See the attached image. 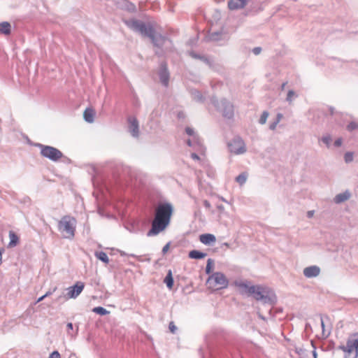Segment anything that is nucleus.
<instances>
[{"label": "nucleus", "mask_w": 358, "mask_h": 358, "mask_svg": "<svg viewBox=\"0 0 358 358\" xmlns=\"http://www.w3.org/2000/svg\"><path fill=\"white\" fill-rule=\"evenodd\" d=\"M191 95L194 100L198 102H203L204 99L201 93L197 90H191Z\"/></svg>", "instance_id": "5701e85b"}, {"label": "nucleus", "mask_w": 358, "mask_h": 358, "mask_svg": "<svg viewBox=\"0 0 358 358\" xmlns=\"http://www.w3.org/2000/svg\"><path fill=\"white\" fill-rule=\"evenodd\" d=\"M158 74L161 83L164 87H168L170 74L166 62H162L160 64V68Z\"/></svg>", "instance_id": "9d476101"}, {"label": "nucleus", "mask_w": 358, "mask_h": 358, "mask_svg": "<svg viewBox=\"0 0 358 358\" xmlns=\"http://www.w3.org/2000/svg\"><path fill=\"white\" fill-rule=\"evenodd\" d=\"M357 128H358V124L356 123L355 122H351L347 126V129L350 131L357 129Z\"/></svg>", "instance_id": "f704fd0d"}, {"label": "nucleus", "mask_w": 358, "mask_h": 358, "mask_svg": "<svg viewBox=\"0 0 358 358\" xmlns=\"http://www.w3.org/2000/svg\"><path fill=\"white\" fill-rule=\"evenodd\" d=\"M262 10H263L262 6L261 5H258L257 6H254L253 8H252L251 10H250L248 11V13H251L254 12V13H257Z\"/></svg>", "instance_id": "c9c22d12"}, {"label": "nucleus", "mask_w": 358, "mask_h": 358, "mask_svg": "<svg viewBox=\"0 0 358 358\" xmlns=\"http://www.w3.org/2000/svg\"><path fill=\"white\" fill-rule=\"evenodd\" d=\"M76 220L74 217L65 215L58 222V230L66 238L72 239L75 236Z\"/></svg>", "instance_id": "20e7f679"}, {"label": "nucleus", "mask_w": 358, "mask_h": 358, "mask_svg": "<svg viewBox=\"0 0 358 358\" xmlns=\"http://www.w3.org/2000/svg\"><path fill=\"white\" fill-rule=\"evenodd\" d=\"M278 124V123L275 120L274 122H273L272 123H271V124H270V125H269V129H270L271 130H274V129H275L276 126H277V124Z\"/></svg>", "instance_id": "37998d69"}, {"label": "nucleus", "mask_w": 358, "mask_h": 358, "mask_svg": "<svg viewBox=\"0 0 358 358\" xmlns=\"http://www.w3.org/2000/svg\"><path fill=\"white\" fill-rule=\"evenodd\" d=\"M92 311L95 313L96 314L100 315H106L110 312L107 310L106 308L101 306H97L93 308Z\"/></svg>", "instance_id": "bb28decb"}, {"label": "nucleus", "mask_w": 358, "mask_h": 358, "mask_svg": "<svg viewBox=\"0 0 358 358\" xmlns=\"http://www.w3.org/2000/svg\"><path fill=\"white\" fill-rule=\"evenodd\" d=\"M128 122V130L131 135L137 138L139 136V124L138 120L133 116H129L127 118Z\"/></svg>", "instance_id": "9b49d317"}, {"label": "nucleus", "mask_w": 358, "mask_h": 358, "mask_svg": "<svg viewBox=\"0 0 358 358\" xmlns=\"http://www.w3.org/2000/svg\"><path fill=\"white\" fill-rule=\"evenodd\" d=\"M228 148L230 152L235 155H242L247 151L245 142L239 136L234 138L231 141L228 143Z\"/></svg>", "instance_id": "0eeeda50"}, {"label": "nucleus", "mask_w": 358, "mask_h": 358, "mask_svg": "<svg viewBox=\"0 0 358 358\" xmlns=\"http://www.w3.org/2000/svg\"><path fill=\"white\" fill-rule=\"evenodd\" d=\"M248 178V173L246 172H243L236 177L235 180L241 185H243L245 183Z\"/></svg>", "instance_id": "393cba45"}, {"label": "nucleus", "mask_w": 358, "mask_h": 358, "mask_svg": "<svg viewBox=\"0 0 358 358\" xmlns=\"http://www.w3.org/2000/svg\"><path fill=\"white\" fill-rule=\"evenodd\" d=\"M185 132L188 136L194 138V143L196 144L198 146H201V140L199 136L195 134L194 129L187 127L185 128Z\"/></svg>", "instance_id": "6ab92c4d"}, {"label": "nucleus", "mask_w": 358, "mask_h": 358, "mask_svg": "<svg viewBox=\"0 0 358 358\" xmlns=\"http://www.w3.org/2000/svg\"><path fill=\"white\" fill-rule=\"evenodd\" d=\"M247 3L248 0H229L227 6L229 10H235L243 8Z\"/></svg>", "instance_id": "ddd939ff"}, {"label": "nucleus", "mask_w": 358, "mask_h": 358, "mask_svg": "<svg viewBox=\"0 0 358 358\" xmlns=\"http://www.w3.org/2000/svg\"><path fill=\"white\" fill-rule=\"evenodd\" d=\"M344 160L345 163H350L353 161V152H347L344 155Z\"/></svg>", "instance_id": "473e14b6"}, {"label": "nucleus", "mask_w": 358, "mask_h": 358, "mask_svg": "<svg viewBox=\"0 0 358 358\" xmlns=\"http://www.w3.org/2000/svg\"><path fill=\"white\" fill-rule=\"evenodd\" d=\"M62 298H63L62 296H59L58 298H57V301H59Z\"/></svg>", "instance_id": "bf43d9fd"}, {"label": "nucleus", "mask_w": 358, "mask_h": 358, "mask_svg": "<svg viewBox=\"0 0 358 358\" xmlns=\"http://www.w3.org/2000/svg\"><path fill=\"white\" fill-rule=\"evenodd\" d=\"M11 33V26L8 22H2L0 23V34L9 35Z\"/></svg>", "instance_id": "aec40b11"}, {"label": "nucleus", "mask_w": 358, "mask_h": 358, "mask_svg": "<svg viewBox=\"0 0 358 358\" xmlns=\"http://www.w3.org/2000/svg\"><path fill=\"white\" fill-rule=\"evenodd\" d=\"M222 33L220 31H215L210 33L208 35V38L212 41H217L221 38Z\"/></svg>", "instance_id": "cd10ccee"}, {"label": "nucleus", "mask_w": 358, "mask_h": 358, "mask_svg": "<svg viewBox=\"0 0 358 358\" xmlns=\"http://www.w3.org/2000/svg\"><path fill=\"white\" fill-rule=\"evenodd\" d=\"M45 298V296H44V295L41 296V297H39L37 300V303L38 302H41V301H43L44 299Z\"/></svg>", "instance_id": "864d4df0"}, {"label": "nucleus", "mask_w": 358, "mask_h": 358, "mask_svg": "<svg viewBox=\"0 0 358 358\" xmlns=\"http://www.w3.org/2000/svg\"><path fill=\"white\" fill-rule=\"evenodd\" d=\"M203 203L205 208L208 209L210 208L211 204L208 200H204Z\"/></svg>", "instance_id": "c03bdc74"}, {"label": "nucleus", "mask_w": 358, "mask_h": 358, "mask_svg": "<svg viewBox=\"0 0 358 358\" xmlns=\"http://www.w3.org/2000/svg\"><path fill=\"white\" fill-rule=\"evenodd\" d=\"M250 282H235L236 287L242 295L252 296L257 301H262L264 303L274 305L277 298L275 293L268 287L261 285H250Z\"/></svg>", "instance_id": "f03ea898"}, {"label": "nucleus", "mask_w": 358, "mask_h": 358, "mask_svg": "<svg viewBox=\"0 0 358 358\" xmlns=\"http://www.w3.org/2000/svg\"><path fill=\"white\" fill-rule=\"evenodd\" d=\"M187 144L188 146L192 147L196 151H200L203 148L201 143V146L200 147L198 146L196 144L194 143V138H192V139H188L187 141Z\"/></svg>", "instance_id": "c85d7f7f"}, {"label": "nucleus", "mask_w": 358, "mask_h": 358, "mask_svg": "<svg viewBox=\"0 0 358 358\" xmlns=\"http://www.w3.org/2000/svg\"><path fill=\"white\" fill-rule=\"evenodd\" d=\"M9 238H10V246H15L17 243L19 238L18 236L12 231L9 232Z\"/></svg>", "instance_id": "a878e982"}, {"label": "nucleus", "mask_w": 358, "mask_h": 358, "mask_svg": "<svg viewBox=\"0 0 358 358\" xmlns=\"http://www.w3.org/2000/svg\"><path fill=\"white\" fill-rule=\"evenodd\" d=\"M169 329L170 331H171L172 334H176V331L177 327H176V326L175 325V324H174V322H169Z\"/></svg>", "instance_id": "e433bc0d"}, {"label": "nucleus", "mask_w": 358, "mask_h": 358, "mask_svg": "<svg viewBox=\"0 0 358 358\" xmlns=\"http://www.w3.org/2000/svg\"><path fill=\"white\" fill-rule=\"evenodd\" d=\"M313 352V355L314 358H317V352H316V350H313V352Z\"/></svg>", "instance_id": "13d9d810"}, {"label": "nucleus", "mask_w": 358, "mask_h": 358, "mask_svg": "<svg viewBox=\"0 0 358 358\" xmlns=\"http://www.w3.org/2000/svg\"><path fill=\"white\" fill-rule=\"evenodd\" d=\"M3 251V249H0V264H1V259H2V252Z\"/></svg>", "instance_id": "6e6d98bb"}, {"label": "nucleus", "mask_w": 358, "mask_h": 358, "mask_svg": "<svg viewBox=\"0 0 358 358\" xmlns=\"http://www.w3.org/2000/svg\"><path fill=\"white\" fill-rule=\"evenodd\" d=\"M177 117L178 119H184L185 117V115L184 112L180 111L178 113Z\"/></svg>", "instance_id": "a18cd8bd"}, {"label": "nucleus", "mask_w": 358, "mask_h": 358, "mask_svg": "<svg viewBox=\"0 0 358 358\" xmlns=\"http://www.w3.org/2000/svg\"><path fill=\"white\" fill-rule=\"evenodd\" d=\"M320 268L317 266H310L303 269V275L306 278H315L319 275Z\"/></svg>", "instance_id": "4468645a"}, {"label": "nucleus", "mask_w": 358, "mask_h": 358, "mask_svg": "<svg viewBox=\"0 0 358 358\" xmlns=\"http://www.w3.org/2000/svg\"><path fill=\"white\" fill-rule=\"evenodd\" d=\"M335 147H340L342 145V138H339L334 141V143Z\"/></svg>", "instance_id": "79ce46f5"}, {"label": "nucleus", "mask_w": 358, "mask_h": 358, "mask_svg": "<svg viewBox=\"0 0 358 358\" xmlns=\"http://www.w3.org/2000/svg\"><path fill=\"white\" fill-rule=\"evenodd\" d=\"M210 102L217 110L222 112L223 117L227 119H232L234 117V105L227 99L223 98L219 101L217 97L212 96Z\"/></svg>", "instance_id": "39448f33"}, {"label": "nucleus", "mask_w": 358, "mask_h": 358, "mask_svg": "<svg viewBox=\"0 0 358 358\" xmlns=\"http://www.w3.org/2000/svg\"><path fill=\"white\" fill-rule=\"evenodd\" d=\"M224 245H225V246H228L229 245L228 243H225Z\"/></svg>", "instance_id": "680f3d73"}, {"label": "nucleus", "mask_w": 358, "mask_h": 358, "mask_svg": "<svg viewBox=\"0 0 358 358\" xmlns=\"http://www.w3.org/2000/svg\"><path fill=\"white\" fill-rule=\"evenodd\" d=\"M95 256L100 261H101L106 264H108L109 262L108 257L105 252H103V251L96 252L95 253Z\"/></svg>", "instance_id": "b1692460"}, {"label": "nucleus", "mask_w": 358, "mask_h": 358, "mask_svg": "<svg viewBox=\"0 0 358 358\" xmlns=\"http://www.w3.org/2000/svg\"><path fill=\"white\" fill-rule=\"evenodd\" d=\"M189 55L195 59H199L202 61L210 66L212 65V62L205 55H199L194 51H190L189 52Z\"/></svg>", "instance_id": "f3484780"}, {"label": "nucleus", "mask_w": 358, "mask_h": 358, "mask_svg": "<svg viewBox=\"0 0 358 358\" xmlns=\"http://www.w3.org/2000/svg\"><path fill=\"white\" fill-rule=\"evenodd\" d=\"M351 196V193L349 190H345L343 192L339 193L336 195L334 199V201L336 203H341L347 200H348Z\"/></svg>", "instance_id": "2eb2a0df"}, {"label": "nucleus", "mask_w": 358, "mask_h": 358, "mask_svg": "<svg viewBox=\"0 0 358 358\" xmlns=\"http://www.w3.org/2000/svg\"><path fill=\"white\" fill-rule=\"evenodd\" d=\"M214 266V261L212 259H208L207 260V264L206 266V273L210 274L212 272L213 268Z\"/></svg>", "instance_id": "c756f323"}, {"label": "nucleus", "mask_w": 358, "mask_h": 358, "mask_svg": "<svg viewBox=\"0 0 358 358\" xmlns=\"http://www.w3.org/2000/svg\"><path fill=\"white\" fill-rule=\"evenodd\" d=\"M294 97H297V95L293 90H289L287 94L286 101L289 102V103H291Z\"/></svg>", "instance_id": "7c9ffc66"}, {"label": "nucleus", "mask_w": 358, "mask_h": 358, "mask_svg": "<svg viewBox=\"0 0 358 358\" xmlns=\"http://www.w3.org/2000/svg\"><path fill=\"white\" fill-rule=\"evenodd\" d=\"M343 352L350 354L355 351V358L358 357V334H355L353 336L348 338L346 345L339 347Z\"/></svg>", "instance_id": "1a4fd4ad"}, {"label": "nucleus", "mask_w": 358, "mask_h": 358, "mask_svg": "<svg viewBox=\"0 0 358 358\" xmlns=\"http://www.w3.org/2000/svg\"><path fill=\"white\" fill-rule=\"evenodd\" d=\"M164 282L166 285V287L169 289L173 288L174 280H173L171 270H169V271L164 280Z\"/></svg>", "instance_id": "4be33fe9"}, {"label": "nucleus", "mask_w": 358, "mask_h": 358, "mask_svg": "<svg viewBox=\"0 0 358 358\" xmlns=\"http://www.w3.org/2000/svg\"><path fill=\"white\" fill-rule=\"evenodd\" d=\"M206 255V253L196 250H191L188 255L189 257L193 259H201Z\"/></svg>", "instance_id": "412c9836"}, {"label": "nucleus", "mask_w": 358, "mask_h": 358, "mask_svg": "<svg viewBox=\"0 0 358 358\" xmlns=\"http://www.w3.org/2000/svg\"><path fill=\"white\" fill-rule=\"evenodd\" d=\"M321 140L324 144H326L327 148H329L330 143L331 142V137L330 135L328 134L327 136H324Z\"/></svg>", "instance_id": "72a5a7b5"}, {"label": "nucleus", "mask_w": 358, "mask_h": 358, "mask_svg": "<svg viewBox=\"0 0 358 358\" xmlns=\"http://www.w3.org/2000/svg\"><path fill=\"white\" fill-rule=\"evenodd\" d=\"M94 111L92 108H86L83 113L84 120L89 123H92L94 120Z\"/></svg>", "instance_id": "a211bd4d"}, {"label": "nucleus", "mask_w": 358, "mask_h": 358, "mask_svg": "<svg viewBox=\"0 0 358 358\" xmlns=\"http://www.w3.org/2000/svg\"><path fill=\"white\" fill-rule=\"evenodd\" d=\"M119 252H120V256H122V257L130 256V257H132L137 258L138 260H141V257H137L136 255H135L134 254L128 255L127 253H126L125 252L122 251V250H120Z\"/></svg>", "instance_id": "4c0bfd02"}, {"label": "nucleus", "mask_w": 358, "mask_h": 358, "mask_svg": "<svg viewBox=\"0 0 358 358\" xmlns=\"http://www.w3.org/2000/svg\"><path fill=\"white\" fill-rule=\"evenodd\" d=\"M199 241L204 245H210L212 243L215 242L216 238L213 234H203L200 235Z\"/></svg>", "instance_id": "dca6fc26"}, {"label": "nucleus", "mask_w": 358, "mask_h": 358, "mask_svg": "<svg viewBox=\"0 0 358 358\" xmlns=\"http://www.w3.org/2000/svg\"><path fill=\"white\" fill-rule=\"evenodd\" d=\"M84 287V283L82 282H77L73 286L70 287L67 293V299L76 298L82 292Z\"/></svg>", "instance_id": "f8f14e48"}, {"label": "nucleus", "mask_w": 358, "mask_h": 358, "mask_svg": "<svg viewBox=\"0 0 358 358\" xmlns=\"http://www.w3.org/2000/svg\"><path fill=\"white\" fill-rule=\"evenodd\" d=\"M212 281L214 282L215 286L217 287V289L227 288L229 285V280L226 278L225 275L221 272H215L213 273L208 278L207 282L210 283Z\"/></svg>", "instance_id": "6e6552de"}, {"label": "nucleus", "mask_w": 358, "mask_h": 358, "mask_svg": "<svg viewBox=\"0 0 358 358\" xmlns=\"http://www.w3.org/2000/svg\"><path fill=\"white\" fill-rule=\"evenodd\" d=\"M268 112L267 111H264L259 120V124H264L266 122V120H267V118L268 117Z\"/></svg>", "instance_id": "2f4dec72"}, {"label": "nucleus", "mask_w": 358, "mask_h": 358, "mask_svg": "<svg viewBox=\"0 0 358 358\" xmlns=\"http://www.w3.org/2000/svg\"><path fill=\"white\" fill-rule=\"evenodd\" d=\"M282 117V115L281 113H278L277 114V116H276V119H275V121L279 123V122L281 120Z\"/></svg>", "instance_id": "8fccbe9b"}, {"label": "nucleus", "mask_w": 358, "mask_h": 358, "mask_svg": "<svg viewBox=\"0 0 358 358\" xmlns=\"http://www.w3.org/2000/svg\"><path fill=\"white\" fill-rule=\"evenodd\" d=\"M66 327H67V332L68 334H69V331L70 330H73V324L71 322H69L67 324H66Z\"/></svg>", "instance_id": "49530a36"}, {"label": "nucleus", "mask_w": 358, "mask_h": 358, "mask_svg": "<svg viewBox=\"0 0 358 358\" xmlns=\"http://www.w3.org/2000/svg\"><path fill=\"white\" fill-rule=\"evenodd\" d=\"M252 52L255 55H258L262 52V48L261 47H255L252 49Z\"/></svg>", "instance_id": "ea45409f"}, {"label": "nucleus", "mask_w": 358, "mask_h": 358, "mask_svg": "<svg viewBox=\"0 0 358 358\" xmlns=\"http://www.w3.org/2000/svg\"><path fill=\"white\" fill-rule=\"evenodd\" d=\"M36 146L40 149V153L43 157L52 162H57L63 157V153L55 147L41 143H36Z\"/></svg>", "instance_id": "423d86ee"}, {"label": "nucleus", "mask_w": 358, "mask_h": 358, "mask_svg": "<svg viewBox=\"0 0 358 358\" xmlns=\"http://www.w3.org/2000/svg\"><path fill=\"white\" fill-rule=\"evenodd\" d=\"M56 289H57V288L55 287V288H54V289H53V290H52V291H48V292H47L44 294V296H45V298H46V297H48V296H50V295H51V294H52V293L56 290Z\"/></svg>", "instance_id": "09e8293b"}, {"label": "nucleus", "mask_w": 358, "mask_h": 358, "mask_svg": "<svg viewBox=\"0 0 358 358\" xmlns=\"http://www.w3.org/2000/svg\"><path fill=\"white\" fill-rule=\"evenodd\" d=\"M191 157H192L193 159H194V160H199V155H198L196 153H195V152H192V153L191 154Z\"/></svg>", "instance_id": "de8ad7c7"}, {"label": "nucleus", "mask_w": 358, "mask_h": 358, "mask_svg": "<svg viewBox=\"0 0 358 358\" xmlns=\"http://www.w3.org/2000/svg\"><path fill=\"white\" fill-rule=\"evenodd\" d=\"M170 243H166L162 248V252L165 255L169 249Z\"/></svg>", "instance_id": "a19ab883"}, {"label": "nucleus", "mask_w": 358, "mask_h": 358, "mask_svg": "<svg viewBox=\"0 0 358 358\" xmlns=\"http://www.w3.org/2000/svg\"><path fill=\"white\" fill-rule=\"evenodd\" d=\"M287 82H285V83H283L282 84L281 87H280V88H281V90H283L285 89V85H287Z\"/></svg>", "instance_id": "4d7b16f0"}, {"label": "nucleus", "mask_w": 358, "mask_h": 358, "mask_svg": "<svg viewBox=\"0 0 358 358\" xmlns=\"http://www.w3.org/2000/svg\"><path fill=\"white\" fill-rule=\"evenodd\" d=\"M329 110L331 115L334 114V108L333 107H329Z\"/></svg>", "instance_id": "5fc2aeb1"}, {"label": "nucleus", "mask_w": 358, "mask_h": 358, "mask_svg": "<svg viewBox=\"0 0 358 358\" xmlns=\"http://www.w3.org/2000/svg\"><path fill=\"white\" fill-rule=\"evenodd\" d=\"M124 23L132 31L150 38L155 47L162 48L167 39L161 34H155V28L150 23H145L136 19L125 20Z\"/></svg>", "instance_id": "7ed1b4c3"}, {"label": "nucleus", "mask_w": 358, "mask_h": 358, "mask_svg": "<svg viewBox=\"0 0 358 358\" xmlns=\"http://www.w3.org/2000/svg\"><path fill=\"white\" fill-rule=\"evenodd\" d=\"M314 214V211L313 210H310V211H308V217H311Z\"/></svg>", "instance_id": "603ef678"}, {"label": "nucleus", "mask_w": 358, "mask_h": 358, "mask_svg": "<svg viewBox=\"0 0 358 358\" xmlns=\"http://www.w3.org/2000/svg\"><path fill=\"white\" fill-rule=\"evenodd\" d=\"M173 213V207L171 203L159 202L155 208L154 219L147 236H156L163 231L169 225Z\"/></svg>", "instance_id": "f257e3e1"}, {"label": "nucleus", "mask_w": 358, "mask_h": 358, "mask_svg": "<svg viewBox=\"0 0 358 358\" xmlns=\"http://www.w3.org/2000/svg\"><path fill=\"white\" fill-rule=\"evenodd\" d=\"M310 327V324L307 323V324H306V329H307V328H308V327Z\"/></svg>", "instance_id": "052dcab7"}, {"label": "nucleus", "mask_w": 358, "mask_h": 358, "mask_svg": "<svg viewBox=\"0 0 358 358\" xmlns=\"http://www.w3.org/2000/svg\"><path fill=\"white\" fill-rule=\"evenodd\" d=\"M321 327L322 328V330H324V323L322 317L321 316Z\"/></svg>", "instance_id": "3c124183"}, {"label": "nucleus", "mask_w": 358, "mask_h": 358, "mask_svg": "<svg viewBox=\"0 0 358 358\" xmlns=\"http://www.w3.org/2000/svg\"><path fill=\"white\" fill-rule=\"evenodd\" d=\"M48 358H61V356L57 350H55L50 354Z\"/></svg>", "instance_id": "58836bf2"}]
</instances>
